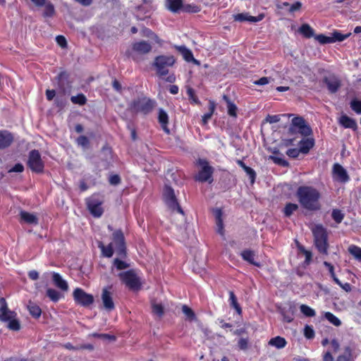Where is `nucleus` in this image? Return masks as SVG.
Segmentation results:
<instances>
[{"label": "nucleus", "mask_w": 361, "mask_h": 361, "mask_svg": "<svg viewBox=\"0 0 361 361\" xmlns=\"http://www.w3.org/2000/svg\"><path fill=\"white\" fill-rule=\"evenodd\" d=\"M288 133L293 137L286 140V145H298V148H290L286 151L290 158L296 159L300 153L307 154L314 146V139L309 137L312 135V130L302 116L292 119Z\"/></svg>", "instance_id": "obj_1"}, {"label": "nucleus", "mask_w": 361, "mask_h": 361, "mask_svg": "<svg viewBox=\"0 0 361 361\" xmlns=\"http://www.w3.org/2000/svg\"><path fill=\"white\" fill-rule=\"evenodd\" d=\"M295 195L300 207L305 211L315 212L321 209V193L317 188L302 185L297 189Z\"/></svg>", "instance_id": "obj_2"}, {"label": "nucleus", "mask_w": 361, "mask_h": 361, "mask_svg": "<svg viewBox=\"0 0 361 361\" xmlns=\"http://www.w3.org/2000/svg\"><path fill=\"white\" fill-rule=\"evenodd\" d=\"M311 231L314 238V244L318 252L323 255H327L329 245L326 228L322 224H315Z\"/></svg>", "instance_id": "obj_3"}, {"label": "nucleus", "mask_w": 361, "mask_h": 361, "mask_svg": "<svg viewBox=\"0 0 361 361\" xmlns=\"http://www.w3.org/2000/svg\"><path fill=\"white\" fill-rule=\"evenodd\" d=\"M17 314L8 309L4 298H0V321L8 322L7 328L18 331L21 328L20 321L16 318Z\"/></svg>", "instance_id": "obj_4"}, {"label": "nucleus", "mask_w": 361, "mask_h": 361, "mask_svg": "<svg viewBox=\"0 0 361 361\" xmlns=\"http://www.w3.org/2000/svg\"><path fill=\"white\" fill-rule=\"evenodd\" d=\"M176 59L172 55H159L154 58L152 66L157 71V74L163 78L169 73V68L173 66Z\"/></svg>", "instance_id": "obj_5"}, {"label": "nucleus", "mask_w": 361, "mask_h": 361, "mask_svg": "<svg viewBox=\"0 0 361 361\" xmlns=\"http://www.w3.org/2000/svg\"><path fill=\"white\" fill-rule=\"evenodd\" d=\"M155 102L148 98L142 97L134 99L130 104L129 109L133 114H149L154 107Z\"/></svg>", "instance_id": "obj_6"}, {"label": "nucleus", "mask_w": 361, "mask_h": 361, "mask_svg": "<svg viewBox=\"0 0 361 361\" xmlns=\"http://www.w3.org/2000/svg\"><path fill=\"white\" fill-rule=\"evenodd\" d=\"M152 49V45L147 41L135 42L132 44L130 56L135 61L138 62L142 59L141 56L149 54Z\"/></svg>", "instance_id": "obj_7"}, {"label": "nucleus", "mask_w": 361, "mask_h": 361, "mask_svg": "<svg viewBox=\"0 0 361 361\" xmlns=\"http://www.w3.org/2000/svg\"><path fill=\"white\" fill-rule=\"evenodd\" d=\"M163 197L165 203L170 209L176 211L183 215L184 214L183 210L178 202L175 192L171 186L167 185L164 186Z\"/></svg>", "instance_id": "obj_8"}, {"label": "nucleus", "mask_w": 361, "mask_h": 361, "mask_svg": "<svg viewBox=\"0 0 361 361\" xmlns=\"http://www.w3.org/2000/svg\"><path fill=\"white\" fill-rule=\"evenodd\" d=\"M121 281L130 289L137 290L140 287L139 278L134 270H128L118 274Z\"/></svg>", "instance_id": "obj_9"}, {"label": "nucleus", "mask_w": 361, "mask_h": 361, "mask_svg": "<svg viewBox=\"0 0 361 361\" xmlns=\"http://www.w3.org/2000/svg\"><path fill=\"white\" fill-rule=\"evenodd\" d=\"M27 166L33 172L39 173L43 171L44 165L38 150L32 149L29 152Z\"/></svg>", "instance_id": "obj_10"}, {"label": "nucleus", "mask_w": 361, "mask_h": 361, "mask_svg": "<svg viewBox=\"0 0 361 361\" xmlns=\"http://www.w3.org/2000/svg\"><path fill=\"white\" fill-rule=\"evenodd\" d=\"M55 80H56L58 94L61 95L69 94L71 90L69 74L66 71H61Z\"/></svg>", "instance_id": "obj_11"}, {"label": "nucleus", "mask_w": 361, "mask_h": 361, "mask_svg": "<svg viewBox=\"0 0 361 361\" xmlns=\"http://www.w3.org/2000/svg\"><path fill=\"white\" fill-rule=\"evenodd\" d=\"M113 247H115L116 254L121 257L126 256V247L125 238L121 230H117L113 233Z\"/></svg>", "instance_id": "obj_12"}, {"label": "nucleus", "mask_w": 361, "mask_h": 361, "mask_svg": "<svg viewBox=\"0 0 361 361\" xmlns=\"http://www.w3.org/2000/svg\"><path fill=\"white\" fill-rule=\"evenodd\" d=\"M87 209L90 214L94 217H100L103 212V208L102 207V200L97 196H92L86 200Z\"/></svg>", "instance_id": "obj_13"}, {"label": "nucleus", "mask_w": 361, "mask_h": 361, "mask_svg": "<svg viewBox=\"0 0 361 361\" xmlns=\"http://www.w3.org/2000/svg\"><path fill=\"white\" fill-rule=\"evenodd\" d=\"M199 164L202 166V169L199 171L195 179L200 182L208 181L211 183L213 180V168L209 166L208 162L206 160L200 159Z\"/></svg>", "instance_id": "obj_14"}, {"label": "nucleus", "mask_w": 361, "mask_h": 361, "mask_svg": "<svg viewBox=\"0 0 361 361\" xmlns=\"http://www.w3.org/2000/svg\"><path fill=\"white\" fill-rule=\"evenodd\" d=\"M73 295L75 302L82 306L87 307L94 302L93 295L87 293L82 288H75L73 291Z\"/></svg>", "instance_id": "obj_15"}, {"label": "nucleus", "mask_w": 361, "mask_h": 361, "mask_svg": "<svg viewBox=\"0 0 361 361\" xmlns=\"http://www.w3.org/2000/svg\"><path fill=\"white\" fill-rule=\"evenodd\" d=\"M322 82L326 86L330 94L336 93L342 85L341 80L335 74L324 76Z\"/></svg>", "instance_id": "obj_16"}, {"label": "nucleus", "mask_w": 361, "mask_h": 361, "mask_svg": "<svg viewBox=\"0 0 361 361\" xmlns=\"http://www.w3.org/2000/svg\"><path fill=\"white\" fill-rule=\"evenodd\" d=\"M142 4L136 7V18L140 20H143L149 16L152 11L154 10V7L151 1L142 0Z\"/></svg>", "instance_id": "obj_17"}, {"label": "nucleus", "mask_w": 361, "mask_h": 361, "mask_svg": "<svg viewBox=\"0 0 361 361\" xmlns=\"http://www.w3.org/2000/svg\"><path fill=\"white\" fill-rule=\"evenodd\" d=\"M111 289H112L111 286L104 287L102 289V296H101V298H102V302L104 305V307L108 311H111V310H114L115 307L114 303L113 301V298H112V293L111 291Z\"/></svg>", "instance_id": "obj_18"}, {"label": "nucleus", "mask_w": 361, "mask_h": 361, "mask_svg": "<svg viewBox=\"0 0 361 361\" xmlns=\"http://www.w3.org/2000/svg\"><path fill=\"white\" fill-rule=\"evenodd\" d=\"M334 178L341 183L348 182L350 177L346 170L339 164H334L333 166Z\"/></svg>", "instance_id": "obj_19"}, {"label": "nucleus", "mask_w": 361, "mask_h": 361, "mask_svg": "<svg viewBox=\"0 0 361 361\" xmlns=\"http://www.w3.org/2000/svg\"><path fill=\"white\" fill-rule=\"evenodd\" d=\"M14 137L8 130H0V149L8 147L13 142Z\"/></svg>", "instance_id": "obj_20"}, {"label": "nucleus", "mask_w": 361, "mask_h": 361, "mask_svg": "<svg viewBox=\"0 0 361 361\" xmlns=\"http://www.w3.org/2000/svg\"><path fill=\"white\" fill-rule=\"evenodd\" d=\"M338 123L344 128H350L353 131H356L358 128L356 121L345 114L339 118Z\"/></svg>", "instance_id": "obj_21"}, {"label": "nucleus", "mask_w": 361, "mask_h": 361, "mask_svg": "<svg viewBox=\"0 0 361 361\" xmlns=\"http://www.w3.org/2000/svg\"><path fill=\"white\" fill-rule=\"evenodd\" d=\"M276 7L279 9H283L288 13H294L299 11L302 8V3L300 1H295L293 4L288 2H278Z\"/></svg>", "instance_id": "obj_22"}, {"label": "nucleus", "mask_w": 361, "mask_h": 361, "mask_svg": "<svg viewBox=\"0 0 361 361\" xmlns=\"http://www.w3.org/2000/svg\"><path fill=\"white\" fill-rule=\"evenodd\" d=\"M52 281L55 286L59 288L61 290L66 292L68 290V285L66 280L56 272H52Z\"/></svg>", "instance_id": "obj_23"}, {"label": "nucleus", "mask_w": 361, "mask_h": 361, "mask_svg": "<svg viewBox=\"0 0 361 361\" xmlns=\"http://www.w3.org/2000/svg\"><path fill=\"white\" fill-rule=\"evenodd\" d=\"M158 121L160 123L163 130L166 134H169L170 133V130L168 128L169 116H168L167 113L163 109H159Z\"/></svg>", "instance_id": "obj_24"}, {"label": "nucleus", "mask_w": 361, "mask_h": 361, "mask_svg": "<svg viewBox=\"0 0 361 361\" xmlns=\"http://www.w3.org/2000/svg\"><path fill=\"white\" fill-rule=\"evenodd\" d=\"M233 19L234 20L239 22L248 21L250 23H255L261 20L262 19V16H259L257 17H255L250 16L247 13H241L233 15Z\"/></svg>", "instance_id": "obj_25"}, {"label": "nucleus", "mask_w": 361, "mask_h": 361, "mask_svg": "<svg viewBox=\"0 0 361 361\" xmlns=\"http://www.w3.org/2000/svg\"><path fill=\"white\" fill-rule=\"evenodd\" d=\"M214 214L215 216L216 224V231L220 235H223L224 233V224L222 219V211L221 209L216 208L214 209Z\"/></svg>", "instance_id": "obj_26"}, {"label": "nucleus", "mask_w": 361, "mask_h": 361, "mask_svg": "<svg viewBox=\"0 0 361 361\" xmlns=\"http://www.w3.org/2000/svg\"><path fill=\"white\" fill-rule=\"evenodd\" d=\"M183 0H166V7L173 13H178L183 8Z\"/></svg>", "instance_id": "obj_27"}, {"label": "nucleus", "mask_w": 361, "mask_h": 361, "mask_svg": "<svg viewBox=\"0 0 361 361\" xmlns=\"http://www.w3.org/2000/svg\"><path fill=\"white\" fill-rule=\"evenodd\" d=\"M176 49L181 53L183 59L188 62H194L195 64H198L199 62L193 57L192 51L188 49L185 46L176 47Z\"/></svg>", "instance_id": "obj_28"}, {"label": "nucleus", "mask_w": 361, "mask_h": 361, "mask_svg": "<svg viewBox=\"0 0 361 361\" xmlns=\"http://www.w3.org/2000/svg\"><path fill=\"white\" fill-rule=\"evenodd\" d=\"M20 216L21 221L25 223L35 225L38 224V219L34 214L29 213L25 211H20Z\"/></svg>", "instance_id": "obj_29"}, {"label": "nucleus", "mask_w": 361, "mask_h": 361, "mask_svg": "<svg viewBox=\"0 0 361 361\" xmlns=\"http://www.w3.org/2000/svg\"><path fill=\"white\" fill-rule=\"evenodd\" d=\"M240 255L243 257V259L245 261L247 262L248 263L257 267L259 266V264L255 261V254L253 251L250 250H245L240 253Z\"/></svg>", "instance_id": "obj_30"}, {"label": "nucleus", "mask_w": 361, "mask_h": 361, "mask_svg": "<svg viewBox=\"0 0 361 361\" xmlns=\"http://www.w3.org/2000/svg\"><path fill=\"white\" fill-rule=\"evenodd\" d=\"M299 32L305 38L310 39L312 37H314V30L311 26L307 23L302 24L298 30Z\"/></svg>", "instance_id": "obj_31"}, {"label": "nucleus", "mask_w": 361, "mask_h": 361, "mask_svg": "<svg viewBox=\"0 0 361 361\" xmlns=\"http://www.w3.org/2000/svg\"><path fill=\"white\" fill-rule=\"evenodd\" d=\"M99 248H100L103 256L106 257H111L114 255V247L113 243H109L107 246H105L102 242H99Z\"/></svg>", "instance_id": "obj_32"}, {"label": "nucleus", "mask_w": 361, "mask_h": 361, "mask_svg": "<svg viewBox=\"0 0 361 361\" xmlns=\"http://www.w3.org/2000/svg\"><path fill=\"white\" fill-rule=\"evenodd\" d=\"M224 100L226 102L227 104V109H228V114L233 117H236L237 116V106L236 105L233 103L229 97L226 95L223 96Z\"/></svg>", "instance_id": "obj_33"}, {"label": "nucleus", "mask_w": 361, "mask_h": 361, "mask_svg": "<svg viewBox=\"0 0 361 361\" xmlns=\"http://www.w3.org/2000/svg\"><path fill=\"white\" fill-rule=\"evenodd\" d=\"M43 6H44V11L42 13V16L44 18H51L54 16L55 8H54V4L51 1H47L46 4Z\"/></svg>", "instance_id": "obj_34"}, {"label": "nucleus", "mask_w": 361, "mask_h": 361, "mask_svg": "<svg viewBox=\"0 0 361 361\" xmlns=\"http://www.w3.org/2000/svg\"><path fill=\"white\" fill-rule=\"evenodd\" d=\"M229 302L230 306L235 309L237 314L240 315L242 314V308L240 307L236 296L233 291H229Z\"/></svg>", "instance_id": "obj_35"}, {"label": "nucleus", "mask_w": 361, "mask_h": 361, "mask_svg": "<svg viewBox=\"0 0 361 361\" xmlns=\"http://www.w3.org/2000/svg\"><path fill=\"white\" fill-rule=\"evenodd\" d=\"M27 310L30 312V314L35 318H39L41 316L42 314V310L34 302H29L27 305Z\"/></svg>", "instance_id": "obj_36"}, {"label": "nucleus", "mask_w": 361, "mask_h": 361, "mask_svg": "<svg viewBox=\"0 0 361 361\" xmlns=\"http://www.w3.org/2000/svg\"><path fill=\"white\" fill-rule=\"evenodd\" d=\"M47 296L54 302H58L63 298V295L54 288H49L47 290Z\"/></svg>", "instance_id": "obj_37"}, {"label": "nucleus", "mask_w": 361, "mask_h": 361, "mask_svg": "<svg viewBox=\"0 0 361 361\" xmlns=\"http://www.w3.org/2000/svg\"><path fill=\"white\" fill-rule=\"evenodd\" d=\"M299 207L295 203H287L283 209L284 215L286 217L290 216L293 213L298 209Z\"/></svg>", "instance_id": "obj_38"}, {"label": "nucleus", "mask_w": 361, "mask_h": 361, "mask_svg": "<svg viewBox=\"0 0 361 361\" xmlns=\"http://www.w3.org/2000/svg\"><path fill=\"white\" fill-rule=\"evenodd\" d=\"M324 318L335 326H340L341 325V320L330 312L324 313Z\"/></svg>", "instance_id": "obj_39"}, {"label": "nucleus", "mask_w": 361, "mask_h": 361, "mask_svg": "<svg viewBox=\"0 0 361 361\" xmlns=\"http://www.w3.org/2000/svg\"><path fill=\"white\" fill-rule=\"evenodd\" d=\"M287 344L286 340L281 336H276L272 338V346L278 349L283 348Z\"/></svg>", "instance_id": "obj_40"}, {"label": "nucleus", "mask_w": 361, "mask_h": 361, "mask_svg": "<svg viewBox=\"0 0 361 361\" xmlns=\"http://www.w3.org/2000/svg\"><path fill=\"white\" fill-rule=\"evenodd\" d=\"M200 6L195 4H183L182 11L183 12L196 13L200 12Z\"/></svg>", "instance_id": "obj_41"}, {"label": "nucleus", "mask_w": 361, "mask_h": 361, "mask_svg": "<svg viewBox=\"0 0 361 361\" xmlns=\"http://www.w3.org/2000/svg\"><path fill=\"white\" fill-rule=\"evenodd\" d=\"M298 248L300 252L305 255V264L309 265L312 261V252L305 249V247L300 244H298Z\"/></svg>", "instance_id": "obj_42"}, {"label": "nucleus", "mask_w": 361, "mask_h": 361, "mask_svg": "<svg viewBox=\"0 0 361 361\" xmlns=\"http://www.w3.org/2000/svg\"><path fill=\"white\" fill-rule=\"evenodd\" d=\"M344 214L338 209H334L331 212V217L336 224H340L344 219Z\"/></svg>", "instance_id": "obj_43"}, {"label": "nucleus", "mask_w": 361, "mask_h": 361, "mask_svg": "<svg viewBox=\"0 0 361 361\" xmlns=\"http://www.w3.org/2000/svg\"><path fill=\"white\" fill-rule=\"evenodd\" d=\"M71 101L75 104L84 105L87 103V98L83 94L80 93L75 96H72Z\"/></svg>", "instance_id": "obj_44"}, {"label": "nucleus", "mask_w": 361, "mask_h": 361, "mask_svg": "<svg viewBox=\"0 0 361 361\" xmlns=\"http://www.w3.org/2000/svg\"><path fill=\"white\" fill-rule=\"evenodd\" d=\"M352 350L350 347L347 346L345 348V354L338 356L336 361H351Z\"/></svg>", "instance_id": "obj_45"}, {"label": "nucleus", "mask_w": 361, "mask_h": 361, "mask_svg": "<svg viewBox=\"0 0 361 361\" xmlns=\"http://www.w3.org/2000/svg\"><path fill=\"white\" fill-rule=\"evenodd\" d=\"M300 309V312L306 317H312L316 314L314 310L307 305H301Z\"/></svg>", "instance_id": "obj_46"}, {"label": "nucleus", "mask_w": 361, "mask_h": 361, "mask_svg": "<svg viewBox=\"0 0 361 361\" xmlns=\"http://www.w3.org/2000/svg\"><path fill=\"white\" fill-rule=\"evenodd\" d=\"M113 266L117 270H123L128 269L130 267V264L124 261L119 259L118 258H115L113 262Z\"/></svg>", "instance_id": "obj_47"}, {"label": "nucleus", "mask_w": 361, "mask_h": 361, "mask_svg": "<svg viewBox=\"0 0 361 361\" xmlns=\"http://www.w3.org/2000/svg\"><path fill=\"white\" fill-rule=\"evenodd\" d=\"M350 35V34L348 35H343L338 31H334L331 36L332 43H334L336 42H343Z\"/></svg>", "instance_id": "obj_48"}, {"label": "nucleus", "mask_w": 361, "mask_h": 361, "mask_svg": "<svg viewBox=\"0 0 361 361\" xmlns=\"http://www.w3.org/2000/svg\"><path fill=\"white\" fill-rule=\"evenodd\" d=\"M351 109L357 114H361V100L353 99L350 102Z\"/></svg>", "instance_id": "obj_49"}, {"label": "nucleus", "mask_w": 361, "mask_h": 361, "mask_svg": "<svg viewBox=\"0 0 361 361\" xmlns=\"http://www.w3.org/2000/svg\"><path fill=\"white\" fill-rule=\"evenodd\" d=\"M348 252L354 256L355 258L360 260L361 259V247L352 245L348 247Z\"/></svg>", "instance_id": "obj_50"}, {"label": "nucleus", "mask_w": 361, "mask_h": 361, "mask_svg": "<svg viewBox=\"0 0 361 361\" xmlns=\"http://www.w3.org/2000/svg\"><path fill=\"white\" fill-rule=\"evenodd\" d=\"M272 161L281 166H289L288 161L284 159V156L283 154L281 155V157L272 156Z\"/></svg>", "instance_id": "obj_51"}, {"label": "nucleus", "mask_w": 361, "mask_h": 361, "mask_svg": "<svg viewBox=\"0 0 361 361\" xmlns=\"http://www.w3.org/2000/svg\"><path fill=\"white\" fill-rule=\"evenodd\" d=\"M324 265L328 269L329 272L331 275V277L332 278L333 281L336 283H340V280L336 277V274L334 272V266L326 261L324 262Z\"/></svg>", "instance_id": "obj_52"}, {"label": "nucleus", "mask_w": 361, "mask_h": 361, "mask_svg": "<svg viewBox=\"0 0 361 361\" xmlns=\"http://www.w3.org/2000/svg\"><path fill=\"white\" fill-rule=\"evenodd\" d=\"M314 39L321 44H326L332 43L331 36H326L323 34L316 35Z\"/></svg>", "instance_id": "obj_53"}, {"label": "nucleus", "mask_w": 361, "mask_h": 361, "mask_svg": "<svg viewBox=\"0 0 361 361\" xmlns=\"http://www.w3.org/2000/svg\"><path fill=\"white\" fill-rule=\"evenodd\" d=\"M304 336L307 339H312L314 338L315 333L312 326L307 324L305 326Z\"/></svg>", "instance_id": "obj_54"}, {"label": "nucleus", "mask_w": 361, "mask_h": 361, "mask_svg": "<svg viewBox=\"0 0 361 361\" xmlns=\"http://www.w3.org/2000/svg\"><path fill=\"white\" fill-rule=\"evenodd\" d=\"M182 311L183 314L190 319L193 320L195 319V314L192 310L188 307L187 305H184L182 307Z\"/></svg>", "instance_id": "obj_55"}, {"label": "nucleus", "mask_w": 361, "mask_h": 361, "mask_svg": "<svg viewBox=\"0 0 361 361\" xmlns=\"http://www.w3.org/2000/svg\"><path fill=\"white\" fill-rule=\"evenodd\" d=\"M76 142L79 146L83 148H87L90 144L88 138L85 135H80L78 137L76 140Z\"/></svg>", "instance_id": "obj_56"}, {"label": "nucleus", "mask_w": 361, "mask_h": 361, "mask_svg": "<svg viewBox=\"0 0 361 361\" xmlns=\"http://www.w3.org/2000/svg\"><path fill=\"white\" fill-rule=\"evenodd\" d=\"M152 312L158 315L159 317H161L164 314V307L161 304L152 303Z\"/></svg>", "instance_id": "obj_57"}, {"label": "nucleus", "mask_w": 361, "mask_h": 361, "mask_svg": "<svg viewBox=\"0 0 361 361\" xmlns=\"http://www.w3.org/2000/svg\"><path fill=\"white\" fill-rule=\"evenodd\" d=\"M281 314L283 315V321L287 323H290L293 322L294 317H293V312H286V311H281Z\"/></svg>", "instance_id": "obj_58"}, {"label": "nucleus", "mask_w": 361, "mask_h": 361, "mask_svg": "<svg viewBox=\"0 0 361 361\" xmlns=\"http://www.w3.org/2000/svg\"><path fill=\"white\" fill-rule=\"evenodd\" d=\"M243 170L247 173V175L249 176L251 183H253L255 182V177H256L255 171L252 168H250L247 166Z\"/></svg>", "instance_id": "obj_59"}, {"label": "nucleus", "mask_w": 361, "mask_h": 361, "mask_svg": "<svg viewBox=\"0 0 361 361\" xmlns=\"http://www.w3.org/2000/svg\"><path fill=\"white\" fill-rule=\"evenodd\" d=\"M214 111V105H212L209 109V112L204 114L202 116V122L204 124L207 123L208 121L212 118Z\"/></svg>", "instance_id": "obj_60"}, {"label": "nucleus", "mask_w": 361, "mask_h": 361, "mask_svg": "<svg viewBox=\"0 0 361 361\" xmlns=\"http://www.w3.org/2000/svg\"><path fill=\"white\" fill-rule=\"evenodd\" d=\"M56 42L58 43V44L62 47V48H64L67 46V42H66V38L62 36V35H58L56 37Z\"/></svg>", "instance_id": "obj_61"}, {"label": "nucleus", "mask_w": 361, "mask_h": 361, "mask_svg": "<svg viewBox=\"0 0 361 361\" xmlns=\"http://www.w3.org/2000/svg\"><path fill=\"white\" fill-rule=\"evenodd\" d=\"M187 94H188L189 98L192 99V101L194 102H195V103H198L199 102L198 99L195 96V91H194V90L192 88L188 87L187 89Z\"/></svg>", "instance_id": "obj_62"}, {"label": "nucleus", "mask_w": 361, "mask_h": 361, "mask_svg": "<svg viewBox=\"0 0 361 361\" xmlns=\"http://www.w3.org/2000/svg\"><path fill=\"white\" fill-rule=\"evenodd\" d=\"M248 340L247 338H241L238 341V347L241 350H245L247 348Z\"/></svg>", "instance_id": "obj_63"}, {"label": "nucleus", "mask_w": 361, "mask_h": 361, "mask_svg": "<svg viewBox=\"0 0 361 361\" xmlns=\"http://www.w3.org/2000/svg\"><path fill=\"white\" fill-rule=\"evenodd\" d=\"M24 170V166L22 164L18 163L14 165V166L11 169L8 171L9 172H18L21 173Z\"/></svg>", "instance_id": "obj_64"}]
</instances>
